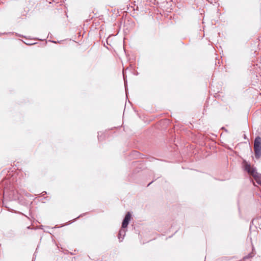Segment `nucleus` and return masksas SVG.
<instances>
[{
    "label": "nucleus",
    "mask_w": 261,
    "mask_h": 261,
    "mask_svg": "<svg viewBox=\"0 0 261 261\" xmlns=\"http://www.w3.org/2000/svg\"><path fill=\"white\" fill-rule=\"evenodd\" d=\"M27 228H28V229H31V226H28V227H27Z\"/></svg>",
    "instance_id": "2eb2a0df"
},
{
    "label": "nucleus",
    "mask_w": 261,
    "mask_h": 261,
    "mask_svg": "<svg viewBox=\"0 0 261 261\" xmlns=\"http://www.w3.org/2000/svg\"><path fill=\"white\" fill-rule=\"evenodd\" d=\"M100 133L99 132H98V135H97V138H98V139L99 141H100L102 139H101V135H100Z\"/></svg>",
    "instance_id": "9d476101"
},
{
    "label": "nucleus",
    "mask_w": 261,
    "mask_h": 261,
    "mask_svg": "<svg viewBox=\"0 0 261 261\" xmlns=\"http://www.w3.org/2000/svg\"><path fill=\"white\" fill-rule=\"evenodd\" d=\"M222 129H223V130H225V131H227V130L226 129H225V128L224 127H222Z\"/></svg>",
    "instance_id": "ddd939ff"
},
{
    "label": "nucleus",
    "mask_w": 261,
    "mask_h": 261,
    "mask_svg": "<svg viewBox=\"0 0 261 261\" xmlns=\"http://www.w3.org/2000/svg\"><path fill=\"white\" fill-rule=\"evenodd\" d=\"M85 214H83L80 215L79 216H78L77 218H76L75 219V220L77 219V218H80V217H81L83 216Z\"/></svg>",
    "instance_id": "f8f14e48"
},
{
    "label": "nucleus",
    "mask_w": 261,
    "mask_h": 261,
    "mask_svg": "<svg viewBox=\"0 0 261 261\" xmlns=\"http://www.w3.org/2000/svg\"><path fill=\"white\" fill-rule=\"evenodd\" d=\"M244 169L246 171L249 175L253 176L257 173L256 169L253 167H251V165L246 161H243Z\"/></svg>",
    "instance_id": "7ed1b4c3"
},
{
    "label": "nucleus",
    "mask_w": 261,
    "mask_h": 261,
    "mask_svg": "<svg viewBox=\"0 0 261 261\" xmlns=\"http://www.w3.org/2000/svg\"><path fill=\"white\" fill-rule=\"evenodd\" d=\"M130 219H131V214L130 212H127L126 213V214L125 215L123 220V221H122V228H126L128 224H129V222L130 220Z\"/></svg>",
    "instance_id": "20e7f679"
},
{
    "label": "nucleus",
    "mask_w": 261,
    "mask_h": 261,
    "mask_svg": "<svg viewBox=\"0 0 261 261\" xmlns=\"http://www.w3.org/2000/svg\"><path fill=\"white\" fill-rule=\"evenodd\" d=\"M254 155L256 159L261 156V138L257 136L255 138L254 142Z\"/></svg>",
    "instance_id": "f03ea898"
},
{
    "label": "nucleus",
    "mask_w": 261,
    "mask_h": 261,
    "mask_svg": "<svg viewBox=\"0 0 261 261\" xmlns=\"http://www.w3.org/2000/svg\"><path fill=\"white\" fill-rule=\"evenodd\" d=\"M51 42H53V43H56V42L55 41H52Z\"/></svg>",
    "instance_id": "dca6fc26"
},
{
    "label": "nucleus",
    "mask_w": 261,
    "mask_h": 261,
    "mask_svg": "<svg viewBox=\"0 0 261 261\" xmlns=\"http://www.w3.org/2000/svg\"><path fill=\"white\" fill-rule=\"evenodd\" d=\"M123 77L124 82L125 89V91H126V93L127 92V81H126V76L125 75V71H124V70H123Z\"/></svg>",
    "instance_id": "0eeeda50"
},
{
    "label": "nucleus",
    "mask_w": 261,
    "mask_h": 261,
    "mask_svg": "<svg viewBox=\"0 0 261 261\" xmlns=\"http://www.w3.org/2000/svg\"><path fill=\"white\" fill-rule=\"evenodd\" d=\"M126 233V230L125 228H121L120 230H119V234H118V239L119 240V242H122V240L124 239V237Z\"/></svg>",
    "instance_id": "39448f33"
},
{
    "label": "nucleus",
    "mask_w": 261,
    "mask_h": 261,
    "mask_svg": "<svg viewBox=\"0 0 261 261\" xmlns=\"http://www.w3.org/2000/svg\"><path fill=\"white\" fill-rule=\"evenodd\" d=\"M153 182V181H152L151 182H150V183H149L147 185V186H149L152 182Z\"/></svg>",
    "instance_id": "4468645a"
},
{
    "label": "nucleus",
    "mask_w": 261,
    "mask_h": 261,
    "mask_svg": "<svg viewBox=\"0 0 261 261\" xmlns=\"http://www.w3.org/2000/svg\"><path fill=\"white\" fill-rule=\"evenodd\" d=\"M24 43L25 44L28 45H33V44H35L36 43L35 42H33L31 40H29V41H28L27 42H24Z\"/></svg>",
    "instance_id": "1a4fd4ad"
},
{
    "label": "nucleus",
    "mask_w": 261,
    "mask_h": 261,
    "mask_svg": "<svg viewBox=\"0 0 261 261\" xmlns=\"http://www.w3.org/2000/svg\"><path fill=\"white\" fill-rule=\"evenodd\" d=\"M32 261H34V257L33 258V260H32Z\"/></svg>",
    "instance_id": "f3484780"
},
{
    "label": "nucleus",
    "mask_w": 261,
    "mask_h": 261,
    "mask_svg": "<svg viewBox=\"0 0 261 261\" xmlns=\"http://www.w3.org/2000/svg\"><path fill=\"white\" fill-rule=\"evenodd\" d=\"M254 180L256 181V182L259 184L261 185V174L257 173L256 174L254 175L253 176Z\"/></svg>",
    "instance_id": "423d86ee"
},
{
    "label": "nucleus",
    "mask_w": 261,
    "mask_h": 261,
    "mask_svg": "<svg viewBox=\"0 0 261 261\" xmlns=\"http://www.w3.org/2000/svg\"><path fill=\"white\" fill-rule=\"evenodd\" d=\"M4 195L5 198L9 201H15L19 200L20 194L18 193L16 190H12L8 191L5 190L4 191Z\"/></svg>",
    "instance_id": "f257e3e1"
},
{
    "label": "nucleus",
    "mask_w": 261,
    "mask_h": 261,
    "mask_svg": "<svg viewBox=\"0 0 261 261\" xmlns=\"http://www.w3.org/2000/svg\"><path fill=\"white\" fill-rule=\"evenodd\" d=\"M5 206H6V208H8V210L9 211H11V212H12V211H13V210H12V209L10 208V207H8V206L6 205Z\"/></svg>",
    "instance_id": "9b49d317"
},
{
    "label": "nucleus",
    "mask_w": 261,
    "mask_h": 261,
    "mask_svg": "<svg viewBox=\"0 0 261 261\" xmlns=\"http://www.w3.org/2000/svg\"><path fill=\"white\" fill-rule=\"evenodd\" d=\"M253 256H254V255L252 253H249L247 255H246L245 257H244V259H248V258H250L251 257H252Z\"/></svg>",
    "instance_id": "6e6552de"
}]
</instances>
